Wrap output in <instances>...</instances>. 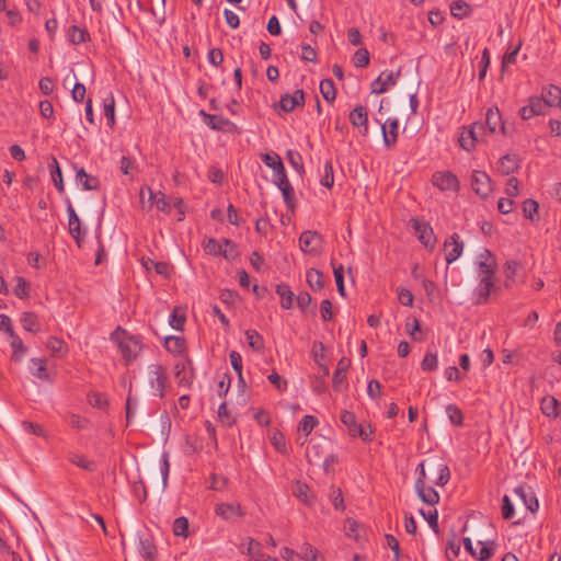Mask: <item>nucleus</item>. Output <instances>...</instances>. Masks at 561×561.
Returning a JSON list of instances; mask_svg holds the SVG:
<instances>
[{"instance_id": "5", "label": "nucleus", "mask_w": 561, "mask_h": 561, "mask_svg": "<svg viewBox=\"0 0 561 561\" xmlns=\"http://www.w3.org/2000/svg\"><path fill=\"white\" fill-rule=\"evenodd\" d=\"M471 187L477 195L485 199L492 191L491 178L483 171H473Z\"/></svg>"}, {"instance_id": "17", "label": "nucleus", "mask_w": 561, "mask_h": 561, "mask_svg": "<svg viewBox=\"0 0 561 561\" xmlns=\"http://www.w3.org/2000/svg\"><path fill=\"white\" fill-rule=\"evenodd\" d=\"M299 243L304 252H314L321 243V236L314 231H304L299 237Z\"/></svg>"}, {"instance_id": "10", "label": "nucleus", "mask_w": 561, "mask_h": 561, "mask_svg": "<svg viewBox=\"0 0 561 561\" xmlns=\"http://www.w3.org/2000/svg\"><path fill=\"white\" fill-rule=\"evenodd\" d=\"M305 104V92L300 89L296 90L294 94H284L280 96L278 106L285 112L289 113L295 110L296 106H304Z\"/></svg>"}, {"instance_id": "57", "label": "nucleus", "mask_w": 561, "mask_h": 561, "mask_svg": "<svg viewBox=\"0 0 561 561\" xmlns=\"http://www.w3.org/2000/svg\"><path fill=\"white\" fill-rule=\"evenodd\" d=\"M247 554L257 557L256 559H252L250 561H257V560H262L264 557H267L266 554L262 553L261 543L259 541L254 540L253 538H249Z\"/></svg>"}, {"instance_id": "28", "label": "nucleus", "mask_w": 561, "mask_h": 561, "mask_svg": "<svg viewBox=\"0 0 561 561\" xmlns=\"http://www.w3.org/2000/svg\"><path fill=\"white\" fill-rule=\"evenodd\" d=\"M518 168V159L515 154H505L500 159V170L503 174L514 173Z\"/></svg>"}, {"instance_id": "61", "label": "nucleus", "mask_w": 561, "mask_h": 561, "mask_svg": "<svg viewBox=\"0 0 561 561\" xmlns=\"http://www.w3.org/2000/svg\"><path fill=\"white\" fill-rule=\"evenodd\" d=\"M298 556L307 561H316L317 549L308 542L302 543Z\"/></svg>"}, {"instance_id": "52", "label": "nucleus", "mask_w": 561, "mask_h": 561, "mask_svg": "<svg viewBox=\"0 0 561 561\" xmlns=\"http://www.w3.org/2000/svg\"><path fill=\"white\" fill-rule=\"evenodd\" d=\"M218 419L226 427H231L236 420L230 415L226 402H222L218 408Z\"/></svg>"}, {"instance_id": "3", "label": "nucleus", "mask_w": 561, "mask_h": 561, "mask_svg": "<svg viewBox=\"0 0 561 561\" xmlns=\"http://www.w3.org/2000/svg\"><path fill=\"white\" fill-rule=\"evenodd\" d=\"M67 213H68V226L69 233L76 240L77 245L80 248L83 241V237L85 231L81 230L80 219L70 202L69 198H66Z\"/></svg>"}, {"instance_id": "41", "label": "nucleus", "mask_w": 561, "mask_h": 561, "mask_svg": "<svg viewBox=\"0 0 561 561\" xmlns=\"http://www.w3.org/2000/svg\"><path fill=\"white\" fill-rule=\"evenodd\" d=\"M341 422L347 427L348 434L353 437H355V433L358 428L356 416L353 412L350 411H343L340 415Z\"/></svg>"}, {"instance_id": "31", "label": "nucleus", "mask_w": 561, "mask_h": 561, "mask_svg": "<svg viewBox=\"0 0 561 561\" xmlns=\"http://www.w3.org/2000/svg\"><path fill=\"white\" fill-rule=\"evenodd\" d=\"M306 277H307V283L312 290L317 291V290H321L323 288V285H324L323 275L320 271H318L316 268H310L307 271Z\"/></svg>"}, {"instance_id": "44", "label": "nucleus", "mask_w": 561, "mask_h": 561, "mask_svg": "<svg viewBox=\"0 0 561 561\" xmlns=\"http://www.w3.org/2000/svg\"><path fill=\"white\" fill-rule=\"evenodd\" d=\"M286 158L290 165L300 174L302 175L305 173V168L302 163V157L298 151L295 150H288L286 152Z\"/></svg>"}, {"instance_id": "12", "label": "nucleus", "mask_w": 561, "mask_h": 561, "mask_svg": "<svg viewBox=\"0 0 561 561\" xmlns=\"http://www.w3.org/2000/svg\"><path fill=\"white\" fill-rule=\"evenodd\" d=\"M76 171V182L85 191H96L100 187V181L96 176L88 174L83 168L72 164Z\"/></svg>"}, {"instance_id": "59", "label": "nucleus", "mask_w": 561, "mask_h": 561, "mask_svg": "<svg viewBox=\"0 0 561 561\" xmlns=\"http://www.w3.org/2000/svg\"><path fill=\"white\" fill-rule=\"evenodd\" d=\"M479 267V276H494L495 270H496V262L495 261H481L477 262Z\"/></svg>"}, {"instance_id": "51", "label": "nucleus", "mask_w": 561, "mask_h": 561, "mask_svg": "<svg viewBox=\"0 0 561 561\" xmlns=\"http://www.w3.org/2000/svg\"><path fill=\"white\" fill-rule=\"evenodd\" d=\"M353 64L357 68H365L369 64V51L366 48H359L353 56Z\"/></svg>"}, {"instance_id": "24", "label": "nucleus", "mask_w": 561, "mask_h": 561, "mask_svg": "<svg viewBox=\"0 0 561 561\" xmlns=\"http://www.w3.org/2000/svg\"><path fill=\"white\" fill-rule=\"evenodd\" d=\"M293 494L308 506L313 504V495L310 492V488L306 483L297 481L294 485Z\"/></svg>"}, {"instance_id": "14", "label": "nucleus", "mask_w": 561, "mask_h": 561, "mask_svg": "<svg viewBox=\"0 0 561 561\" xmlns=\"http://www.w3.org/2000/svg\"><path fill=\"white\" fill-rule=\"evenodd\" d=\"M399 122L397 118H389L381 126L383 144L387 148H391L398 139Z\"/></svg>"}, {"instance_id": "42", "label": "nucleus", "mask_w": 561, "mask_h": 561, "mask_svg": "<svg viewBox=\"0 0 561 561\" xmlns=\"http://www.w3.org/2000/svg\"><path fill=\"white\" fill-rule=\"evenodd\" d=\"M69 461L85 471H94L95 463L92 460H88L85 457L78 454H70L68 457Z\"/></svg>"}, {"instance_id": "21", "label": "nucleus", "mask_w": 561, "mask_h": 561, "mask_svg": "<svg viewBox=\"0 0 561 561\" xmlns=\"http://www.w3.org/2000/svg\"><path fill=\"white\" fill-rule=\"evenodd\" d=\"M199 115L204 117L206 125L214 130H224L226 126L232 125V123L220 116L206 113L204 110L199 111Z\"/></svg>"}, {"instance_id": "23", "label": "nucleus", "mask_w": 561, "mask_h": 561, "mask_svg": "<svg viewBox=\"0 0 561 561\" xmlns=\"http://www.w3.org/2000/svg\"><path fill=\"white\" fill-rule=\"evenodd\" d=\"M350 366V360L345 357L341 358L337 363L336 369L333 373L332 383L336 391L341 390V385L346 378V371Z\"/></svg>"}, {"instance_id": "29", "label": "nucleus", "mask_w": 561, "mask_h": 561, "mask_svg": "<svg viewBox=\"0 0 561 561\" xmlns=\"http://www.w3.org/2000/svg\"><path fill=\"white\" fill-rule=\"evenodd\" d=\"M558 405H559L558 400L554 397L548 396V397L542 398L540 408H541L542 413L546 416L557 417L559 414Z\"/></svg>"}, {"instance_id": "22", "label": "nucleus", "mask_w": 561, "mask_h": 561, "mask_svg": "<svg viewBox=\"0 0 561 561\" xmlns=\"http://www.w3.org/2000/svg\"><path fill=\"white\" fill-rule=\"evenodd\" d=\"M541 96L548 107L559 106L561 108V88L549 85L542 90Z\"/></svg>"}, {"instance_id": "11", "label": "nucleus", "mask_w": 561, "mask_h": 561, "mask_svg": "<svg viewBox=\"0 0 561 561\" xmlns=\"http://www.w3.org/2000/svg\"><path fill=\"white\" fill-rule=\"evenodd\" d=\"M514 493L522 500L528 511L531 513H536L538 511L539 503L530 486L526 484L518 485L514 489Z\"/></svg>"}, {"instance_id": "8", "label": "nucleus", "mask_w": 561, "mask_h": 561, "mask_svg": "<svg viewBox=\"0 0 561 561\" xmlns=\"http://www.w3.org/2000/svg\"><path fill=\"white\" fill-rule=\"evenodd\" d=\"M411 224L415 233L417 234V239L426 248L433 249L435 245V236L432 227L425 222H422L415 218L411 219Z\"/></svg>"}, {"instance_id": "55", "label": "nucleus", "mask_w": 561, "mask_h": 561, "mask_svg": "<svg viewBox=\"0 0 561 561\" xmlns=\"http://www.w3.org/2000/svg\"><path fill=\"white\" fill-rule=\"evenodd\" d=\"M420 514L426 519L431 528L437 534L438 533V512L437 510L424 511L420 510Z\"/></svg>"}, {"instance_id": "32", "label": "nucleus", "mask_w": 561, "mask_h": 561, "mask_svg": "<svg viewBox=\"0 0 561 561\" xmlns=\"http://www.w3.org/2000/svg\"><path fill=\"white\" fill-rule=\"evenodd\" d=\"M104 116L106 117L107 126L113 128L115 125V100L112 94L104 99L103 102Z\"/></svg>"}, {"instance_id": "38", "label": "nucleus", "mask_w": 561, "mask_h": 561, "mask_svg": "<svg viewBox=\"0 0 561 561\" xmlns=\"http://www.w3.org/2000/svg\"><path fill=\"white\" fill-rule=\"evenodd\" d=\"M320 92L327 102H333L336 96L334 83L331 79H323L320 82Z\"/></svg>"}, {"instance_id": "48", "label": "nucleus", "mask_w": 561, "mask_h": 561, "mask_svg": "<svg viewBox=\"0 0 561 561\" xmlns=\"http://www.w3.org/2000/svg\"><path fill=\"white\" fill-rule=\"evenodd\" d=\"M47 347L56 356H61L67 352L65 342L54 336L47 341Z\"/></svg>"}, {"instance_id": "4", "label": "nucleus", "mask_w": 561, "mask_h": 561, "mask_svg": "<svg viewBox=\"0 0 561 561\" xmlns=\"http://www.w3.org/2000/svg\"><path fill=\"white\" fill-rule=\"evenodd\" d=\"M138 552L145 561H157L158 550L150 534L138 535Z\"/></svg>"}, {"instance_id": "19", "label": "nucleus", "mask_w": 561, "mask_h": 561, "mask_svg": "<svg viewBox=\"0 0 561 561\" xmlns=\"http://www.w3.org/2000/svg\"><path fill=\"white\" fill-rule=\"evenodd\" d=\"M215 512L218 516L226 520H230L234 517L243 515L241 506L233 503H219L216 505Z\"/></svg>"}, {"instance_id": "60", "label": "nucleus", "mask_w": 561, "mask_h": 561, "mask_svg": "<svg viewBox=\"0 0 561 561\" xmlns=\"http://www.w3.org/2000/svg\"><path fill=\"white\" fill-rule=\"evenodd\" d=\"M277 165H278V170L275 172L274 183L277 185L278 188L291 185L287 178L284 164H277Z\"/></svg>"}, {"instance_id": "30", "label": "nucleus", "mask_w": 561, "mask_h": 561, "mask_svg": "<svg viewBox=\"0 0 561 561\" xmlns=\"http://www.w3.org/2000/svg\"><path fill=\"white\" fill-rule=\"evenodd\" d=\"M164 347L173 354H181L185 350V340L180 336H167L164 339Z\"/></svg>"}, {"instance_id": "37", "label": "nucleus", "mask_w": 561, "mask_h": 561, "mask_svg": "<svg viewBox=\"0 0 561 561\" xmlns=\"http://www.w3.org/2000/svg\"><path fill=\"white\" fill-rule=\"evenodd\" d=\"M22 327L28 332H38L39 323L37 317L33 312H23L21 317Z\"/></svg>"}, {"instance_id": "6", "label": "nucleus", "mask_w": 561, "mask_h": 561, "mask_svg": "<svg viewBox=\"0 0 561 561\" xmlns=\"http://www.w3.org/2000/svg\"><path fill=\"white\" fill-rule=\"evenodd\" d=\"M432 183L440 191L457 192L459 188V182L457 176L449 172H435L432 176Z\"/></svg>"}, {"instance_id": "34", "label": "nucleus", "mask_w": 561, "mask_h": 561, "mask_svg": "<svg viewBox=\"0 0 561 561\" xmlns=\"http://www.w3.org/2000/svg\"><path fill=\"white\" fill-rule=\"evenodd\" d=\"M68 38L72 44L79 45L88 41L90 35L85 30L80 28L77 25H72L68 30Z\"/></svg>"}, {"instance_id": "35", "label": "nucleus", "mask_w": 561, "mask_h": 561, "mask_svg": "<svg viewBox=\"0 0 561 561\" xmlns=\"http://www.w3.org/2000/svg\"><path fill=\"white\" fill-rule=\"evenodd\" d=\"M247 342L249 346L255 351L261 352L264 348V340L263 336L255 330H247L245 331Z\"/></svg>"}, {"instance_id": "26", "label": "nucleus", "mask_w": 561, "mask_h": 561, "mask_svg": "<svg viewBox=\"0 0 561 561\" xmlns=\"http://www.w3.org/2000/svg\"><path fill=\"white\" fill-rule=\"evenodd\" d=\"M519 267V263L514 260H508L504 264V275L506 278L504 282V286L506 288H510L516 282V275Z\"/></svg>"}, {"instance_id": "56", "label": "nucleus", "mask_w": 561, "mask_h": 561, "mask_svg": "<svg viewBox=\"0 0 561 561\" xmlns=\"http://www.w3.org/2000/svg\"><path fill=\"white\" fill-rule=\"evenodd\" d=\"M321 184L328 188H331L334 184L333 165L331 160L324 163V174L321 179Z\"/></svg>"}, {"instance_id": "2", "label": "nucleus", "mask_w": 561, "mask_h": 561, "mask_svg": "<svg viewBox=\"0 0 561 561\" xmlns=\"http://www.w3.org/2000/svg\"><path fill=\"white\" fill-rule=\"evenodd\" d=\"M484 124L476 122L469 128L461 131L459 144L465 150L471 151L474 148L476 142H478L484 136Z\"/></svg>"}, {"instance_id": "50", "label": "nucleus", "mask_w": 561, "mask_h": 561, "mask_svg": "<svg viewBox=\"0 0 561 561\" xmlns=\"http://www.w3.org/2000/svg\"><path fill=\"white\" fill-rule=\"evenodd\" d=\"M288 210L294 211L296 207L295 191L293 185L279 188Z\"/></svg>"}, {"instance_id": "1", "label": "nucleus", "mask_w": 561, "mask_h": 561, "mask_svg": "<svg viewBox=\"0 0 561 561\" xmlns=\"http://www.w3.org/2000/svg\"><path fill=\"white\" fill-rule=\"evenodd\" d=\"M149 383L153 394L159 398L164 397V390L168 382L167 369L160 364H151L148 367Z\"/></svg>"}, {"instance_id": "7", "label": "nucleus", "mask_w": 561, "mask_h": 561, "mask_svg": "<svg viewBox=\"0 0 561 561\" xmlns=\"http://www.w3.org/2000/svg\"><path fill=\"white\" fill-rule=\"evenodd\" d=\"M400 77V70L397 72L393 71H383L379 75V77L373 81L371 83V93L382 94L390 87L397 83L398 78Z\"/></svg>"}, {"instance_id": "58", "label": "nucleus", "mask_w": 561, "mask_h": 561, "mask_svg": "<svg viewBox=\"0 0 561 561\" xmlns=\"http://www.w3.org/2000/svg\"><path fill=\"white\" fill-rule=\"evenodd\" d=\"M528 104L534 110L536 115H543L546 113V108L548 107L542 96H530L528 99Z\"/></svg>"}, {"instance_id": "9", "label": "nucleus", "mask_w": 561, "mask_h": 561, "mask_svg": "<svg viewBox=\"0 0 561 561\" xmlns=\"http://www.w3.org/2000/svg\"><path fill=\"white\" fill-rule=\"evenodd\" d=\"M445 260L447 264L455 262L463 251V242L460 241L458 233H453L444 242Z\"/></svg>"}, {"instance_id": "36", "label": "nucleus", "mask_w": 561, "mask_h": 561, "mask_svg": "<svg viewBox=\"0 0 561 561\" xmlns=\"http://www.w3.org/2000/svg\"><path fill=\"white\" fill-rule=\"evenodd\" d=\"M204 250L206 253L210 255H222L226 259H229V254L227 253L226 249H222V244L218 242L214 238H209L204 245Z\"/></svg>"}, {"instance_id": "64", "label": "nucleus", "mask_w": 561, "mask_h": 561, "mask_svg": "<svg viewBox=\"0 0 561 561\" xmlns=\"http://www.w3.org/2000/svg\"><path fill=\"white\" fill-rule=\"evenodd\" d=\"M267 379L268 381L275 386V388L283 392L287 389V381L280 376L278 375L276 371H272L268 376H267Z\"/></svg>"}, {"instance_id": "45", "label": "nucleus", "mask_w": 561, "mask_h": 561, "mask_svg": "<svg viewBox=\"0 0 561 561\" xmlns=\"http://www.w3.org/2000/svg\"><path fill=\"white\" fill-rule=\"evenodd\" d=\"M438 366V357L436 352H427L421 362V368L424 371H434Z\"/></svg>"}, {"instance_id": "16", "label": "nucleus", "mask_w": 561, "mask_h": 561, "mask_svg": "<svg viewBox=\"0 0 561 561\" xmlns=\"http://www.w3.org/2000/svg\"><path fill=\"white\" fill-rule=\"evenodd\" d=\"M414 489L422 502L431 506H434L439 502V494L434 488L426 486L425 483L422 484L421 482H415Z\"/></svg>"}, {"instance_id": "46", "label": "nucleus", "mask_w": 561, "mask_h": 561, "mask_svg": "<svg viewBox=\"0 0 561 561\" xmlns=\"http://www.w3.org/2000/svg\"><path fill=\"white\" fill-rule=\"evenodd\" d=\"M318 420L313 415H305L298 424V431L308 436L312 430L318 425Z\"/></svg>"}, {"instance_id": "49", "label": "nucleus", "mask_w": 561, "mask_h": 561, "mask_svg": "<svg viewBox=\"0 0 561 561\" xmlns=\"http://www.w3.org/2000/svg\"><path fill=\"white\" fill-rule=\"evenodd\" d=\"M31 364L34 366V369H32V374L42 379V380H48V374L46 373L45 367V360L41 358H32Z\"/></svg>"}, {"instance_id": "20", "label": "nucleus", "mask_w": 561, "mask_h": 561, "mask_svg": "<svg viewBox=\"0 0 561 561\" xmlns=\"http://www.w3.org/2000/svg\"><path fill=\"white\" fill-rule=\"evenodd\" d=\"M485 127H488L490 133H495L496 128L500 127L502 133L505 134V126L502 123V117L499 108H489L485 114Z\"/></svg>"}, {"instance_id": "63", "label": "nucleus", "mask_w": 561, "mask_h": 561, "mask_svg": "<svg viewBox=\"0 0 561 561\" xmlns=\"http://www.w3.org/2000/svg\"><path fill=\"white\" fill-rule=\"evenodd\" d=\"M501 513L504 519H512L515 515L514 505L507 495L503 496Z\"/></svg>"}, {"instance_id": "62", "label": "nucleus", "mask_w": 561, "mask_h": 561, "mask_svg": "<svg viewBox=\"0 0 561 561\" xmlns=\"http://www.w3.org/2000/svg\"><path fill=\"white\" fill-rule=\"evenodd\" d=\"M30 284L21 276L16 277L14 294L19 298H26L28 296Z\"/></svg>"}, {"instance_id": "43", "label": "nucleus", "mask_w": 561, "mask_h": 561, "mask_svg": "<svg viewBox=\"0 0 561 561\" xmlns=\"http://www.w3.org/2000/svg\"><path fill=\"white\" fill-rule=\"evenodd\" d=\"M142 265L146 270L154 268V271L160 275H163V276L169 275L170 266L165 262H156L151 259H146V260L142 259Z\"/></svg>"}, {"instance_id": "40", "label": "nucleus", "mask_w": 561, "mask_h": 561, "mask_svg": "<svg viewBox=\"0 0 561 561\" xmlns=\"http://www.w3.org/2000/svg\"><path fill=\"white\" fill-rule=\"evenodd\" d=\"M450 12L453 16L462 19L470 14V5L463 0H456L450 3Z\"/></svg>"}, {"instance_id": "33", "label": "nucleus", "mask_w": 561, "mask_h": 561, "mask_svg": "<svg viewBox=\"0 0 561 561\" xmlns=\"http://www.w3.org/2000/svg\"><path fill=\"white\" fill-rule=\"evenodd\" d=\"M11 347L13 350L12 360L20 362L24 354L26 353V346L23 344V341L14 333L11 336Z\"/></svg>"}, {"instance_id": "15", "label": "nucleus", "mask_w": 561, "mask_h": 561, "mask_svg": "<svg viewBox=\"0 0 561 561\" xmlns=\"http://www.w3.org/2000/svg\"><path fill=\"white\" fill-rule=\"evenodd\" d=\"M492 290H496V288L494 287V276H481L479 285L477 287V304H485L489 300Z\"/></svg>"}, {"instance_id": "54", "label": "nucleus", "mask_w": 561, "mask_h": 561, "mask_svg": "<svg viewBox=\"0 0 561 561\" xmlns=\"http://www.w3.org/2000/svg\"><path fill=\"white\" fill-rule=\"evenodd\" d=\"M538 207H539V205L535 199H531V198L526 199L523 204L524 216L527 219L534 221L535 215L538 213Z\"/></svg>"}, {"instance_id": "27", "label": "nucleus", "mask_w": 561, "mask_h": 561, "mask_svg": "<svg viewBox=\"0 0 561 561\" xmlns=\"http://www.w3.org/2000/svg\"><path fill=\"white\" fill-rule=\"evenodd\" d=\"M49 169H50V175H51V180L54 182L55 187L57 188V191L59 193H64L65 185H64L62 174H61V170L58 164V161L55 157H51V163H49Z\"/></svg>"}, {"instance_id": "53", "label": "nucleus", "mask_w": 561, "mask_h": 561, "mask_svg": "<svg viewBox=\"0 0 561 561\" xmlns=\"http://www.w3.org/2000/svg\"><path fill=\"white\" fill-rule=\"evenodd\" d=\"M330 490H331L330 499H331V502H332V505L334 506V508L344 511L345 510L344 497H343L341 489L332 485Z\"/></svg>"}, {"instance_id": "25", "label": "nucleus", "mask_w": 561, "mask_h": 561, "mask_svg": "<svg viewBox=\"0 0 561 561\" xmlns=\"http://www.w3.org/2000/svg\"><path fill=\"white\" fill-rule=\"evenodd\" d=\"M276 294L280 297V306L283 309H290L294 302V293L287 284H278L276 286Z\"/></svg>"}, {"instance_id": "18", "label": "nucleus", "mask_w": 561, "mask_h": 561, "mask_svg": "<svg viewBox=\"0 0 561 561\" xmlns=\"http://www.w3.org/2000/svg\"><path fill=\"white\" fill-rule=\"evenodd\" d=\"M350 122L355 127H363L364 135L368 133V112L363 105H356L350 113Z\"/></svg>"}, {"instance_id": "47", "label": "nucleus", "mask_w": 561, "mask_h": 561, "mask_svg": "<svg viewBox=\"0 0 561 561\" xmlns=\"http://www.w3.org/2000/svg\"><path fill=\"white\" fill-rule=\"evenodd\" d=\"M446 413L448 415L449 421L456 425L461 426L463 421V415L461 410L456 404H448L446 407Z\"/></svg>"}, {"instance_id": "13", "label": "nucleus", "mask_w": 561, "mask_h": 561, "mask_svg": "<svg viewBox=\"0 0 561 561\" xmlns=\"http://www.w3.org/2000/svg\"><path fill=\"white\" fill-rule=\"evenodd\" d=\"M123 357L129 363L135 359L141 350L140 343L136 336L124 339L118 344Z\"/></svg>"}, {"instance_id": "39", "label": "nucleus", "mask_w": 561, "mask_h": 561, "mask_svg": "<svg viewBox=\"0 0 561 561\" xmlns=\"http://www.w3.org/2000/svg\"><path fill=\"white\" fill-rule=\"evenodd\" d=\"M172 531L178 537L187 538L190 536L188 519L184 516L175 518L172 525Z\"/></svg>"}]
</instances>
